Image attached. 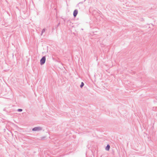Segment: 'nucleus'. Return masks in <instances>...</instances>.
<instances>
[{
	"mask_svg": "<svg viewBox=\"0 0 157 157\" xmlns=\"http://www.w3.org/2000/svg\"><path fill=\"white\" fill-rule=\"evenodd\" d=\"M46 61V56H44L42 57L40 60V64L42 65L44 64Z\"/></svg>",
	"mask_w": 157,
	"mask_h": 157,
	"instance_id": "obj_1",
	"label": "nucleus"
},
{
	"mask_svg": "<svg viewBox=\"0 0 157 157\" xmlns=\"http://www.w3.org/2000/svg\"><path fill=\"white\" fill-rule=\"evenodd\" d=\"M42 128L40 127H34L32 129V131H39L42 130Z\"/></svg>",
	"mask_w": 157,
	"mask_h": 157,
	"instance_id": "obj_2",
	"label": "nucleus"
},
{
	"mask_svg": "<svg viewBox=\"0 0 157 157\" xmlns=\"http://www.w3.org/2000/svg\"><path fill=\"white\" fill-rule=\"evenodd\" d=\"M78 13V10L77 9L75 10L73 12V15L74 17L76 16Z\"/></svg>",
	"mask_w": 157,
	"mask_h": 157,
	"instance_id": "obj_3",
	"label": "nucleus"
},
{
	"mask_svg": "<svg viewBox=\"0 0 157 157\" xmlns=\"http://www.w3.org/2000/svg\"><path fill=\"white\" fill-rule=\"evenodd\" d=\"M83 3V2H79L78 3L76 6V7L77 8H79V9H80V5H82V4Z\"/></svg>",
	"mask_w": 157,
	"mask_h": 157,
	"instance_id": "obj_4",
	"label": "nucleus"
},
{
	"mask_svg": "<svg viewBox=\"0 0 157 157\" xmlns=\"http://www.w3.org/2000/svg\"><path fill=\"white\" fill-rule=\"evenodd\" d=\"M110 148V145L109 144H108L105 148V149L106 151H109V150Z\"/></svg>",
	"mask_w": 157,
	"mask_h": 157,
	"instance_id": "obj_5",
	"label": "nucleus"
},
{
	"mask_svg": "<svg viewBox=\"0 0 157 157\" xmlns=\"http://www.w3.org/2000/svg\"><path fill=\"white\" fill-rule=\"evenodd\" d=\"M45 28H44L42 30V31H41V35H42L43 33H44V32H45Z\"/></svg>",
	"mask_w": 157,
	"mask_h": 157,
	"instance_id": "obj_6",
	"label": "nucleus"
},
{
	"mask_svg": "<svg viewBox=\"0 0 157 157\" xmlns=\"http://www.w3.org/2000/svg\"><path fill=\"white\" fill-rule=\"evenodd\" d=\"M84 82H82L81 83V84L80 85V87L81 88H82V87L84 86Z\"/></svg>",
	"mask_w": 157,
	"mask_h": 157,
	"instance_id": "obj_7",
	"label": "nucleus"
},
{
	"mask_svg": "<svg viewBox=\"0 0 157 157\" xmlns=\"http://www.w3.org/2000/svg\"><path fill=\"white\" fill-rule=\"evenodd\" d=\"M60 24V23L59 22V23L55 27V29H56V30H57V28L58 27V26Z\"/></svg>",
	"mask_w": 157,
	"mask_h": 157,
	"instance_id": "obj_8",
	"label": "nucleus"
},
{
	"mask_svg": "<svg viewBox=\"0 0 157 157\" xmlns=\"http://www.w3.org/2000/svg\"><path fill=\"white\" fill-rule=\"evenodd\" d=\"M18 112H21L22 111V109H18L17 110Z\"/></svg>",
	"mask_w": 157,
	"mask_h": 157,
	"instance_id": "obj_9",
	"label": "nucleus"
},
{
	"mask_svg": "<svg viewBox=\"0 0 157 157\" xmlns=\"http://www.w3.org/2000/svg\"><path fill=\"white\" fill-rule=\"evenodd\" d=\"M55 29H55V28H53H53H52V30H54Z\"/></svg>",
	"mask_w": 157,
	"mask_h": 157,
	"instance_id": "obj_10",
	"label": "nucleus"
},
{
	"mask_svg": "<svg viewBox=\"0 0 157 157\" xmlns=\"http://www.w3.org/2000/svg\"><path fill=\"white\" fill-rule=\"evenodd\" d=\"M64 21H65V20L64 19H63Z\"/></svg>",
	"mask_w": 157,
	"mask_h": 157,
	"instance_id": "obj_11",
	"label": "nucleus"
}]
</instances>
